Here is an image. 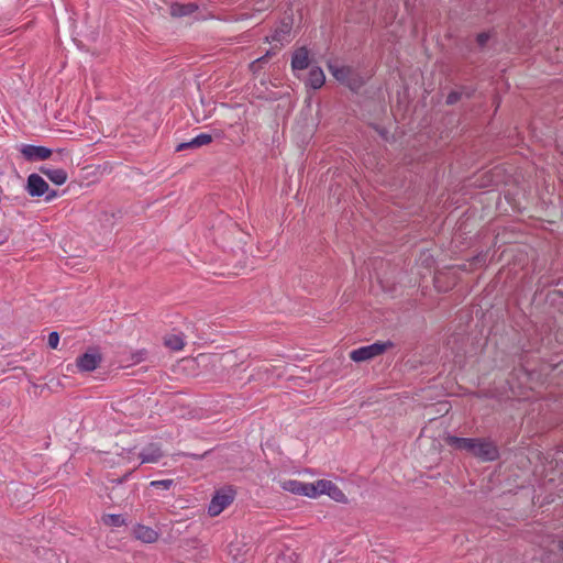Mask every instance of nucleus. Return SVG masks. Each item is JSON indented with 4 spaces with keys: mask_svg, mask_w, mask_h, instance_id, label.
Returning <instances> with one entry per match:
<instances>
[{
    "mask_svg": "<svg viewBox=\"0 0 563 563\" xmlns=\"http://www.w3.org/2000/svg\"><path fill=\"white\" fill-rule=\"evenodd\" d=\"M280 487L295 495L306 496L307 483L297 479H285L280 482Z\"/></svg>",
    "mask_w": 563,
    "mask_h": 563,
    "instance_id": "15",
    "label": "nucleus"
},
{
    "mask_svg": "<svg viewBox=\"0 0 563 563\" xmlns=\"http://www.w3.org/2000/svg\"><path fill=\"white\" fill-rule=\"evenodd\" d=\"M325 76L320 67H312L309 71L307 84L313 88L319 89L323 86Z\"/></svg>",
    "mask_w": 563,
    "mask_h": 563,
    "instance_id": "16",
    "label": "nucleus"
},
{
    "mask_svg": "<svg viewBox=\"0 0 563 563\" xmlns=\"http://www.w3.org/2000/svg\"><path fill=\"white\" fill-rule=\"evenodd\" d=\"M198 9V5L189 2V3H172L169 7V13L174 18L187 16L194 13Z\"/></svg>",
    "mask_w": 563,
    "mask_h": 563,
    "instance_id": "12",
    "label": "nucleus"
},
{
    "mask_svg": "<svg viewBox=\"0 0 563 563\" xmlns=\"http://www.w3.org/2000/svg\"><path fill=\"white\" fill-rule=\"evenodd\" d=\"M40 172L56 185H63L67 180V173L62 168H48L42 166Z\"/></svg>",
    "mask_w": 563,
    "mask_h": 563,
    "instance_id": "13",
    "label": "nucleus"
},
{
    "mask_svg": "<svg viewBox=\"0 0 563 563\" xmlns=\"http://www.w3.org/2000/svg\"><path fill=\"white\" fill-rule=\"evenodd\" d=\"M21 154L26 161H44L51 157L52 151L45 146H36L31 144H24L20 148Z\"/></svg>",
    "mask_w": 563,
    "mask_h": 563,
    "instance_id": "6",
    "label": "nucleus"
},
{
    "mask_svg": "<svg viewBox=\"0 0 563 563\" xmlns=\"http://www.w3.org/2000/svg\"><path fill=\"white\" fill-rule=\"evenodd\" d=\"M133 536L135 539L144 543H154L158 540V532L151 527L144 525H137L133 529Z\"/></svg>",
    "mask_w": 563,
    "mask_h": 563,
    "instance_id": "8",
    "label": "nucleus"
},
{
    "mask_svg": "<svg viewBox=\"0 0 563 563\" xmlns=\"http://www.w3.org/2000/svg\"><path fill=\"white\" fill-rule=\"evenodd\" d=\"M102 521L104 525L112 526V527H120V526L124 525V519L120 515H112V514L104 515L102 517Z\"/></svg>",
    "mask_w": 563,
    "mask_h": 563,
    "instance_id": "20",
    "label": "nucleus"
},
{
    "mask_svg": "<svg viewBox=\"0 0 563 563\" xmlns=\"http://www.w3.org/2000/svg\"><path fill=\"white\" fill-rule=\"evenodd\" d=\"M47 344L51 349L56 350L59 344V334L57 332H51L48 334Z\"/></svg>",
    "mask_w": 563,
    "mask_h": 563,
    "instance_id": "23",
    "label": "nucleus"
},
{
    "mask_svg": "<svg viewBox=\"0 0 563 563\" xmlns=\"http://www.w3.org/2000/svg\"><path fill=\"white\" fill-rule=\"evenodd\" d=\"M389 346H391L390 342H375L351 351L350 358L356 363L365 362L382 355Z\"/></svg>",
    "mask_w": 563,
    "mask_h": 563,
    "instance_id": "3",
    "label": "nucleus"
},
{
    "mask_svg": "<svg viewBox=\"0 0 563 563\" xmlns=\"http://www.w3.org/2000/svg\"><path fill=\"white\" fill-rule=\"evenodd\" d=\"M265 55H267V58L269 59L273 55H275V52L269 49V51L266 52Z\"/></svg>",
    "mask_w": 563,
    "mask_h": 563,
    "instance_id": "31",
    "label": "nucleus"
},
{
    "mask_svg": "<svg viewBox=\"0 0 563 563\" xmlns=\"http://www.w3.org/2000/svg\"><path fill=\"white\" fill-rule=\"evenodd\" d=\"M490 37H492L490 32H482V33L477 34L476 44L479 47V49L485 48V46L488 43V41L490 40Z\"/></svg>",
    "mask_w": 563,
    "mask_h": 563,
    "instance_id": "22",
    "label": "nucleus"
},
{
    "mask_svg": "<svg viewBox=\"0 0 563 563\" xmlns=\"http://www.w3.org/2000/svg\"><path fill=\"white\" fill-rule=\"evenodd\" d=\"M268 62L267 55H263L262 57L255 59L250 64V68H255V66H258L260 64H265Z\"/></svg>",
    "mask_w": 563,
    "mask_h": 563,
    "instance_id": "26",
    "label": "nucleus"
},
{
    "mask_svg": "<svg viewBox=\"0 0 563 563\" xmlns=\"http://www.w3.org/2000/svg\"><path fill=\"white\" fill-rule=\"evenodd\" d=\"M211 142H212V136L210 134L201 133V134L197 135L196 137H194L192 140H190L189 142H184V143L178 144L176 147V151L181 152L184 150L198 148V147L207 145Z\"/></svg>",
    "mask_w": 563,
    "mask_h": 563,
    "instance_id": "10",
    "label": "nucleus"
},
{
    "mask_svg": "<svg viewBox=\"0 0 563 563\" xmlns=\"http://www.w3.org/2000/svg\"><path fill=\"white\" fill-rule=\"evenodd\" d=\"M290 31H291L290 23L284 22L280 27L275 30L274 34L272 35V41L283 42L289 35Z\"/></svg>",
    "mask_w": 563,
    "mask_h": 563,
    "instance_id": "19",
    "label": "nucleus"
},
{
    "mask_svg": "<svg viewBox=\"0 0 563 563\" xmlns=\"http://www.w3.org/2000/svg\"><path fill=\"white\" fill-rule=\"evenodd\" d=\"M48 184L37 174L27 177L26 189L32 197H41L48 191Z\"/></svg>",
    "mask_w": 563,
    "mask_h": 563,
    "instance_id": "7",
    "label": "nucleus"
},
{
    "mask_svg": "<svg viewBox=\"0 0 563 563\" xmlns=\"http://www.w3.org/2000/svg\"><path fill=\"white\" fill-rule=\"evenodd\" d=\"M441 276H442V274L440 273V274L435 275V277H434V282H435L437 286H438V284L440 282Z\"/></svg>",
    "mask_w": 563,
    "mask_h": 563,
    "instance_id": "30",
    "label": "nucleus"
},
{
    "mask_svg": "<svg viewBox=\"0 0 563 563\" xmlns=\"http://www.w3.org/2000/svg\"><path fill=\"white\" fill-rule=\"evenodd\" d=\"M325 479H319L313 483H307L306 497L318 498L324 494Z\"/></svg>",
    "mask_w": 563,
    "mask_h": 563,
    "instance_id": "18",
    "label": "nucleus"
},
{
    "mask_svg": "<svg viewBox=\"0 0 563 563\" xmlns=\"http://www.w3.org/2000/svg\"><path fill=\"white\" fill-rule=\"evenodd\" d=\"M55 197H57V191H56V190H51V191H48L47 196L45 197V200H46V201H51V200H53Z\"/></svg>",
    "mask_w": 563,
    "mask_h": 563,
    "instance_id": "27",
    "label": "nucleus"
},
{
    "mask_svg": "<svg viewBox=\"0 0 563 563\" xmlns=\"http://www.w3.org/2000/svg\"><path fill=\"white\" fill-rule=\"evenodd\" d=\"M445 441L453 449L466 451L483 461H494L498 457V449L489 440L449 435Z\"/></svg>",
    "mask_w": 563,
    "mask_h": 563,
    "instance_id": "1",
    "label": "nucleus"
},
{
    "mask_svg": "<svg viewBox=\"0 0 563 563\" xmlns=\"http://www.w3.org/2000/svg\"><path fill=\"white\" fill-rule=\"evenodd\" d=\"M560 549L563 551V540L560 542Z\"/></svg>",
    "mask_w": 563,
    "mask_h": 563,
    "instance_id": "33",
    "label": "nucleus"
},
{
    "mask_svg": "<svg viewBox=\"0 0 563 563\" xmlns=\"http://www.w3.org/2000/svg\"><path fill=\"white\" fill-rule=\"evenodd\" d=\"M164 343L170 350L180 351L185 346L184 335L181 333L166 334L164 338Z\"/></svg>",
    "mask_w": 563,
    "mask_h": 563,
    "instance_id": "17",
    "label": "nucleus"
},
{
    "mask_svg": "<svg viewBox=\"0 0 563 563\" xmlns=\"http://www.w3.org/2000/svg\"><path fill=\"white\" fill-rule=\"evenodd\" d=\"M336 503H346L347 498L342 489L332 481L325 479L324 494Z\"/></svg>",
    "mask_w": 563,
    "mask_h": 563,
    "instance_id": "14",
    "label": "nucleus"
},
{
    "mask_svg": "<svg viewBox=\"0 0 563 563\" xmlns=\"http://www.w3.org/2000/svg\"><path fill=\"white\" fill-rule=\"evenodd\" d=\"M10 235H11V230L0 229V245L9 242Z\"/></svg>",
    "mask_w": 563,
    "mask_h": 563,
    "instance_id": "25",
    "label": "nucleus"
},
{
    "mask_svg": "<svg viewBox=\"0 0 563 563\" xmlns=\"http://www.w3.org/2000/svg\"><path fill=\"white\" fill-rule=\"evenodd\" d=\"M462 95H463L462 91H452V92H450L448 98H446V103L448 104L456 103L461 99Z\"/></svg>",
    "mask_w": 563,
    "mask_h": 563,
    "instance_id": "24",
    "label": "nucleus"
},
{
    "mask_svg": "<svg viewBox=\"0 0 563 563\" xmlns=\"http://www.w3.org/2000/svg\"><path fill=\"white\" fill-rule=\"evenodd\" d=\"M331 75L341 84L347 86L352 91H358L365 84L364 78L350 66H338L329 64Z\"/></svg>",
    "mask_w": 563,
    "mask_h": 563,
    "instance_id": "2",
    "label": "nucleus"
},
{
    "mask_svg": "<svg viewBox=\"0 0 563 563\" xmlns=\"http://www.w3.org/2000/svg\"><path fill=\"white\" fill-rule=\"evenodd\" d=\"M174 484L173 479H159V481H152L150 485L152 487H155L157 489H169Z\"/></svg>",
    "mask_w": 563,
    "mask_h": 563,
    "instance_id": "21",
    "label": "nucleus"
},
{
    "mask_svg": "<svg viewBox=\"0 0 563 563\" xmlns=\"http://www.w3.org/2000/svg\"><path fill=\"white\" fill-rule=\"evenodd\" d=\"M163 456L157 444H150L140 453L141 463H156Z\"/></svg>",
    "mask_w": 563,
    "mask_h": 563,
    "instance_id": "11",
    "label": "nucleus"
},
{
    "mask_svg": "<svg viewBox=\"0 0 563 563\" xmlns=\"http://www.w3.org/2000/svg\"><path fill=\"white\" fill-rule=\"evenodd\" d=\"M234 500V490L231 488L220 489L212 497L209 507L208 514L211 517L219 516L228 506L232 504Z\"/></svg>",
    "mask_w": 563,
    "mask_h": 563,
    "instance_id": "4",
    "label": "nucleus"
},
{
    "mask_svg": "<svg viewBox=\"0 0 563 563\" xmlns=\"http://www.w3.org/2000/svg\"><path fill=\"white\" fill-rule=\"evenodd\" d=\"M465 95L470 98L472 96L471 91H465Z\"/></svg>",
    "mask_w": 563,
    "mask_h": 563,
    "instance_id": "32",
    "label": "nucleus"
},
{
    "mask_svg": "<svg viewBox=\"0 0 563 563\" xmlns=\"http://www.w3.org/2000/svg\"><path fill=\"white\" fill-rule=\"evenodd\" d=\"M254 266H255V262L252 260L250 263H244L243 265H241L240 268H242V269L253 268Z\"/></svg>",
    "mask_w": 563,
    "mask_h": 563,
    "instance_id": "28",
    "label": "nucleus"
},
{
    "mask_svg": "<svg viewBox=\"0 0 563 563\" xmlns=\"http://www.w3.org/2000/svg\"><path fill=\"white\" fill-rule=\"evenodd\" d=\"M102 362V356L97 350H88L76 358L75 366L78 372L89 373L95 371Z\"/></svg>",
    "mask_w": 563,
    "mask_h": 563,
    "instance_id": "5",
    "label": "nucleus"
},
{
    "mask_svg": "<svg viewBox=\"0 0 563 563\" xmlns=\"http://www.w3.org/2000/svg\"><path fill=\"white\" fill-rule=\"evenodd\" d=\"M262 68V64H260L258 66H255V68H250V70L253 73V74H256L260 71V69Z\"/></svg>",
    "mask_w": 563,
    "mask_h": 563,
    "instance_id": "29",
    "label": "nucleus"
},
{
    "mask_svg": "<svg viewBox=\"0 0 563 563\" xmlns=\"http://www.w3.org/2000/svg\"><path fill=\"white\" fill-rule=\"evenodd\" d=\"M309 64L310 59L308 49L305 46L296 49L291 59V68L294 70H303L309 67Z\"/></svg>",
    "mask_w": 563,
    "mask_h": 563,
    "instance_id": "9",
    "label": "nucleus"
}]
</instances>
